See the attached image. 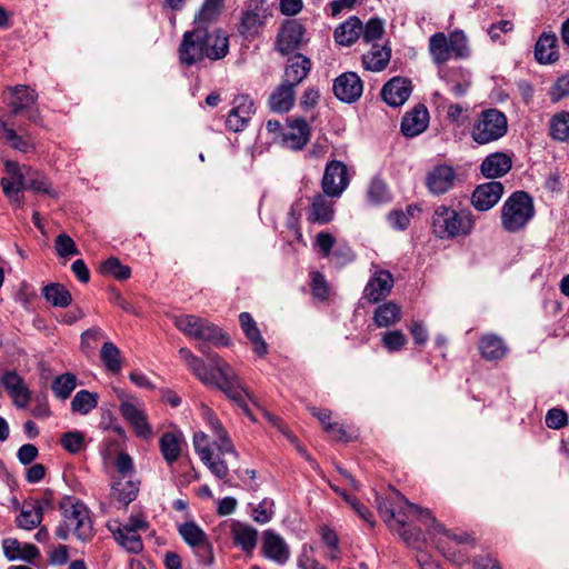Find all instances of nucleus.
Returning <instances> with one entry per match:
<instances>
[{"label":"nucleus","instance_id":"59","mask_svg":"<svg viewBox=\"0 0 569 569\" xmlns=\"http://www.w3.org/2000/svg\"><path fill=\"white\" fill-rule=\"evenodd\" d=\"M382 343L388 351L395 352L405 347L407 338L400 330L387 331L382 337Z\"/></svg>","mask_w":569,"mask_h":569},{"label":"nucleus","instance_id":"17","mask_svg":"<svg viewBox=\"0 0 569 569\" xmlns=\"http://www.w3.org/2000/svg\"><path fill=\"white\" fill-rule=\"evenodd\" d=\"M393 287V277L390 271L378 269L370 277L363 290V298L377 303L385 299Z\"/></svg>","mask_w":569,"mask_h":569},{"label":"nucleus","instance_id":"3","mask_svg":"<svg viewBox=\"0 0 569 569\" xmlns=\"http://www.w3.org/2000/svg\"><path fill=\"white\" fill-rule=\"evenodd\" d=\"M62 522L56 529V536L67 540L72 532L79 540L89 541L93 537V526L87 506L71 497H64L60 502Z\"/></svg>","mask_w":569,"mask_h":569},{"label":"nucleus","instance_id":"50","mask_svg":"<svg viewBox=\"0 0 569 569\" xmlns=\"http://www.w3.org/2000/svg\"><path fill=\"white\" fill-rule=\"evenodd\" d=\"M100 272L104 276H111L117 280H127L131 276V269L124 266L116 257L108 258L100 264Z\"/></svg>","mask_w":569,"mask_h":569},{"label":"nucleus","instance_id":"14","mask_svg":"<svg viewBox=\"0 0 569 569\" xmlns=\"http://www.w3.org/2000/svg\"><path fill=\"white\" fill-rule=\"evenodd\" d=\"M4 167L7 177H2L0 181L3 193L12 203L22 206L24 199L21 191L27 189L24 174L21 172V168L17 162L7 161Z\"/></svg>","mask_w":569,"mask_h":569},{"label":"nucleus","instance_id":"20","mask_svg":"<svg viewBox=\"0 0 569 569\" xmlns=\"http://www.w3.org/2000/svg\"><path fill=\"white\" fill-rule=\"evenodd\" d=\"M411 82L401 77H393L381 89L383 101L390 107L402 106L411 94Z\"/></svg>","mask_w":569,"mask_h":569},{"label":"nucleus","instance_id":"25","mask_svg":"<svg viewBox=\"0 0 569 569\" xmlns=\"http://www.w3.org/2000/svg\"><path fill=\"white\" fill-rule=\"evenodd\" d=\"M310 70V59L301 53H297L288 59L284 68L283 82L297 87L307 78Z\"/></svg>","mask_w":569,"mask_h":569},{"label":"nucleus","instance_id":"56","mask_svg":"<svg viewBox=\"0 0 569 569\" xmlns=\"http://www.w3.org/2000/svg\"><path fill=\"white\" fill-rule=\"evenodd\" d=\"M385 32L383 21L379 18L370 19L366 26H362V38L366 42H372L382 37Z\"/></svg>","mask_w":569,"mask_h":569},{"label":"nucleus","instance_id":"57","mask_svg":"<svg viewBox=\"0 0 569 569\" xmlns=\"http://www.w3.org/2000/svg\"><path fill=\"white\" fill-rule=\"evenodd\" d=\"M60 442L68 452L78 453L84 447V437L79 431H69L62 436Z\"/></svg>","mask_w":569,"mask_h":569},{"label":"nucleus","instance_id":"23","mask_svg":"<svg viewBox=\"0 0 569 569\" xmlns=\"http://www.w3.org/2000/svg\"><path fill=\"white\" fill-rule=\"evenodd\" d=\"M310 128L303 119L291 121L282 134V146L290 150H301L309 141Z\"/></svg>","mask_w":569,"mask_h":569},{"label":"nucleus","instance_id":"58","mask_svg":"<svg viewBox=\"0 0 569 569\" xmlns=\"http://www.w3.org/2000/svg\"><path fill=\"white\" fill-rule=\"evenodd\" d=\"M311 292L316 299L321 301L327 300L329 297V286L325 276L318 271L311 273Z\"/></svg>","mask_w":569,"mask_h":569},{"label":"nucleus","instance_id":"4","mask_svg":"<svg viewBox=\"0 0 569 569\" xmlns=\"http://www.w3.org/2000/svg\"><path fill=\"white\" fill-rule=\"evenodd\" d=\"M431 228L437 238L451 240L469 236L475 228V219L469 209L455 210L441 204L433 211Z\"/></svg>","mask_w":569,"mask_h":569},{"label":"nucleus","instance_id":"6","mask_svg":"<svg viewBox=\"0 0 569 569\" xmlns=\"http://www.w3.org/2000/svg\"><path fill=\"white\" fill-rule=\"evenodd\" d=\"M173 322L189 338L210 342L217 347L230 345V338L218 326L207 319L194 315H182L174 317Z\"/></svg>","mask_w":569,"mask_h":569},{"label":"nucleus","instance_id":"53","mask_svg":"<svg viewBox=\"0 0 569 569\" xmlns=\"http://www.w3.org/2000/svg\"><path fill=\"white\" fill-rule=\"evenodd\" d=\"M223 0H204L200 11L196 16L194 21L203 24L214 20L220 13Z\"/></svg>","mask_w":569,"mask_h":569},{"label":"nucleus","instance_id":"39","mask_svg":"<svg viewBox=\"0 0 569 569\" xmlns=\"http://www.w3.org/2000/svg\"><path fill=\"white\" fill-rule=\"evenodd\" d=\"M479 350L485 359L499 360L505 357L507 347L500 337L486 335L480 339Z\"/></svg>","mask_w":569,"mask_h":569},{"label":"nucleus","instance_id":"42","mask_svg":"<svg viewBox=\"0 0 569 569\" xmlns=\"http://www.w3.org/2000/svg\"><path fill=\"white\" fill-rule=\"evenodd\" d=\"M138 491V482L126 478L113 482L111 496L127 506L136 499Z\"/></svg>","mask_w":569,"mask_h":569},{"label":"nucleus","instance_id":"8","mask_svg":"<svg viewBox=\"0 0 569 569\" xmlns=\"http://www.w3.org/2000/svg\"><path fill=\"white\" fill-rule=\"evenodd\" d=\"M508 129L506 116L497 109L480 112L472 126V139L479 144H487L503 137Z\"/></svg>","mask_w":569,"mask_h":569},{"label":"nucleus","instance_id":"49","mask_svg":"<svg viewBox=\"0 0 569 569\" xmlns=\"http://www.w3.org/2000/svg\"><path fill=\"white\" fill-rule=\"evenodd\" d=\"M98 406V395L88 390H80L71 401L73 412L87 415Z\"/></svg>","mask_w":569,"mask_h":569},{"label":"nucleus","instance_id":"12","mask_svg":"<svg viewBox=\"0 0 569 569\" xmlns=\"http://www.w3.org/2000/svg\"><path fill=\"white\" fill-rule=\"evenodd\" d=\"M348 184L347 166L338 160L328 162L321 180V188L325 194L330 198H339Z\"/></svg>","mask_w":569,"mask_h":569},{"label":"nucleus","instance_id":"64","mask_svg":"<svg viewBox=\"0 0 569 569\" xmlns=\"http://www.w3.org/2000/svg\"><path fill=\"white\" fill-rule=\"evenodd\" d=\"M335 244L336 238L329 232L321 231L316 236V246L325 258L330 257Z\"/></svg>","mask_w":569,"mask_h":569},{"label":"nucleus","instance_id":"21","mask_svg":"<svg viewBox=\"0 0 569 569\" xmlns=\"http://www.w3.org/2000/svg\"><path fill=\"white\" fill-rule=\"evenodd\" d=\"M262 553L266 558L283 565L289 559L290 550L282 537L272 530H266L262 539Z\"/></svg>","mask_w":569,"mask_h":569},{"label":"nucleus","instance_id":"55","mask_svg":"<svg viewBox=\"0 0 569 569\" xmlns=\"http://www.w3.org/2000/svg\"><path fill=\"white\" fill-rule=\"evenodd\" d=\"M54 249L57 254L61 258H67L79 253L74 240L66 233H60L56 237Z\"/></svg>","mask_w":569,"mask_h":569},{"label":"nucleus","instance_id":"24","mask_svg":"<svg viewBox=\"0 0 569 569\" xmlns=\"http://www.w3.org/2000/svg\"><path fill=\"white\" fill-rule=\"evenodd\" d=\"M456 179L455 171L449 166H438L433 168L426 178L429 191L433 194H442L449 191Z\"/></svg>","mask_w":569,"mask_h":569},{"label":"nucleus","instance_id":"2","mask_svg":"<svg viewBox=\"0 0 569 569\" xmlns=\"http://www.w3.org/2000/svg\"><path fill=\"white\" fill-rule=\"evenodd\" d=\"M229 52V38L221 29L208 32L200 26L186 31L178 48L179 61L191 67L203 59L220 60Z\"/></svg>","mask_w":569,"mask_h":569},{"label":"nucleus","instance_id":"46","mask_svg":"<svg viewBox=\"0 0 569 569\" xmlns=\"http://www.w3.org/2000/svg\"><path fill=\"white\" fill-rule=\"evenodd\" d=\"M76 386L77 377L73 373L67 372L54 378L51 389L57 398L64 400L70 397Z\"/></svg>","mask_w":569,"mask_h":569},{"label":"nucleus","instance_id":"60","mask_svg":"<svg viewBox=\"0 0 569 569\" xmlns=\"http://www.w3.org/2000/svg\"><path fill=\"white\" fill-rule=\"evenodd\" d=\"M368 198L375 204L387 201L389 193L386 183L380 179H373L368 189Z\"/></svg>","mask_w":569,"mask_h":569},{"label":"nucleus","instance_id":"19","mask_svg":"<svg viewBox=\"0 0 569 569\" xmlns=\"http://www.w3.org/2000/svg\"><path fill=\"white\" fill-rule=\"evenodd\" d=\"M503 191V184L499 181H490L479 184L472 193V206L477 210L487 211L498 203Z\"/></svg>","mask_w":569,"mask_h":569},{"label":"nucleus","instance_id":"31","mask_svg":"<svg viewBox=\"0 0 569 569\" xmlns=\"http://www.w3.org/2000/svg\"><path fill=\"white\" fill-rule=\"evenodd\" d=\"M42 519L43 510L41 503L37 500L26 501L16 518V525L18 528L32 530L40 526Z\"/></svg>","mask_w":569,"mask_h":569},{"label":"nucleus","instance_id":"63","mask_svg":"<svg viewBox=\"0 0 569 569\" xmlns=\"http://www.w3.org/2000/svg\"><path fill=\"white\" fill-rule=\"evenodd\" d=\"M546 425L550 429H561L568 425V415L559 408L550 409L546 415Z\"/></svg>","mask_w":569,"mask_h":569},{"label":"nucleus","instance_id":"52","mask_svg":"<svg viewBox=\"0 0 569 569\" xmlns=\"http://www.w3.org/2000/svg\"><path fill=\"white\" fill-rule=\"evenodd\" d=\"M0 138L4 139L7 142H10L11 147L22 151L27 152L32 147L31 143L18 136L16 131L7 126L4 121L0 119Z\"/></svg>","mask_w":569,"mask_h":569},{"label":"nucleus","instance_id":"10","mask_svg":"<svg viewBox=\"0 0 569 569\" xmlns=\"http://www.w3.org/2000/svg\"><path fill=\"white\" fill-rule=\"evenodd\" d=\"M398 499L401 501L403 506H406L407 512L413 516H417L421 522L428 528L429 533H431L432 540H435L438 537H447L449 539H452L457 541L458 543L467 542L469 541V535L466 532L462 533H455L451 530H448L445 528L443 525L438 522V520L435 518L432 512L429 509H422L421 507L410 502L405 496L401 493H397Z\"/></svg>","mask_w":569,"mask_h":569},{"label":"nucleus","instance_id":"48","mask_svg":"<svg viewBox=\"0 0 569 569\" xmlns=\"http://www.w3.org/2000/svg\"><path fill=\"white\" fill-rule=\"evenodd\" d=\"M319 535L322 539V542L328 548L326 558L331 561L339 560L341 556V549L339 547V537L337 532L328 526H321L319 528Z\"/></svg>","mask_w":569,"mask_h":569},{"label":"nucleus","instance_id":"29","mask_svg":"<svg viewBox=\"0 0 569 569\" xmlns=\"http://www.w3.org/2000/svg\"><path fill=\"white\" fill-rule=\"evenodd\" d=\"M535 58L539 63H553L559 59L558 38L553 32H543L535 47Z\"/></svg>","mask_w":569,"mask_h":569},{"label":"nucleus","instance_id":"11","mask_svg":"<svg viewBox=\"0 0 569 569\" xmlns=\"http://www.w3.org/2000/svg\"><path fill=\"white\" fill-rule=\"evenodd\" d=\"M37 97L33 89L23 84L10 87L3 92V101L9 106L12 114L17 116L26 111L29 119L33 121L38 117V111H32L31 107L34 104Z\"/></svg>","mask_w":569,"mask_h":569},{"label":"nucleus","instance_id":"22","mask_svg":"<svg viewBox=\"0 0 569 569\" xmlns=\"http://www.w3.org/2000/svg\"><path fill=\"white\" fill-rule=\"evenodd\" d=\"M429 123V112L423 104H417L401 120V132L406 137H416L423 132Z\"/></svg>","mask_w":569,"mask_h":569},{"label":"nucleus","instance_id":"44","mask_svg":"<svg viewBox=\"0 0 569 569\" xmlns=\"http://www.w3.org/2000/svg\"><path fill=\"white\" fill-rule=\"evenodd\" d=\"M43 296L53 307L66 308L72 302L70 291L61 283H50L43 288Z\"/></svg>","mask_w":569,"mask_h":569},{"label":"nucleus","instance_id":"1","mask_svg":"<svg viewBox=\"0 0 569 569\" xmlns=\"http://www.w3.org/2000/svg\"><path fill=\"white\" fill-rule=\"evenodd\" d=\"M199 350L208 357L211 369H209L204 365L203 360L193 355L188 348H180L179 355L192 373L202 383L217 387L223 391L230 399L237 401L242 407L246 415L251 418L249 408L243 403V397H250V395L240 383V380L232 367L218 353L208 352L204 343L199 346Z\"/></svg>","mask_w":569,"mask_h":569},{"label":"nucleus","instance_id":"62","mask_svg":"<svg viewBox=\"0 0 569 569\" xmlns=\"http://www.w3.org/2000/svg\"><path fill=\"white\" fill-rule=\"evenodd\" d=\"M254 521L259 523L269 522L273 515V500L264 498L256 508L252 510Z\"/></svg>","mask_w":569,"mask_h":569},{"label":"nucleus","instance_id":"9","mask_svg":"<svg viewBox=\"0 0 569 569\" xmlns=\"http://www.w3.org/2000/svg\"><path fill=\"white\" fill-rule=\"evenodd\" d=\"M269 17L266 0H250L240 17L239 33L250 40L259 37Z\"/></svg>","mask_w":569,"mask_h":569},{"label":"nucleus","instance_id":"35","mask_svg":"<svg viewBox=\"0 0 569 569\" xmlns=\"http://www.w3.org/2000/svg\"><path fill=\"white\" fill-rule=\"evenodd\" d=\"M295 87L282 81L270 94L269 106L276 112H287L295 103Z\"/></svg>","mask_w":569,"mask_h":569},{"label":"nucleus","instance_id":"33","mask_svg":"<svg viewBox=\"0 0 569 569\" xmlns=\"http://www.w3.org/2000/svg\"><path fill=\"white\" fill-rule=\"evenodd\" d=\"M204 418H206L211 431L213 432V435L216 437L214 443H216L219 452L221 455L232 453V455L237 456V451H236L227 431L224 430L223 426L221 425L220 420L208 408H206V410H204Z\"/></svg>","mask_w":569,"mask_h":569},{"label":"nucleus","instance_id":"16","mask_svg":"<svg viewBox=\"0 0 569 569\" xmlns=\"http://www.w3.org/2000/svg\"><path fill=\"white\" fill-rule=\"evenodd\" d=\"M119 410L137 437L141 439H150L152 437V428L148 421L147 413L140 406L132 401L123 400L120 403Z\"/></svg>","mask_w":569,"mask_h":569},{"label":"nucleus","instance_id":"45","mask_svg":"<svg viewBox=\"0 0 569 569\" xmlns=\"http://www.w3.org/2000/svg\"><path fill=\"white\" fill-rule=\"evenodd\" d=\"M549 134L556 141H569V118L567 117V112L561 111L551 117L549 121Z\"/></svg>","mask_w":569,"mask_h":569},{"label":"nucleus","instance_id":"13","mask_svg":"<svg viewBox=\"0 0 569 569\" xmlns=\"http://www.w3.org/2000/svg\"><path fill=\"white\" fill-rule=\"evenodd\" d=\"M232 104L226 119V127L232 132H239L247 128L254 113V103L249 96L239 94L233 99Z\"/></svg>","mask_w":569,"mask_h":569},{"label":"nucleus","instance_id":"27","mask_svg":"<svg viewBox=\"0 0 569 569\" xmlns=\"http://www.w3.org/2000/svg\"><path fill=\"white\" fill-rule=\"evenodd\" d=\"M2 549L4 557L9 561L21 559L27 562H33V560L40 556V551L34 545H21L16 538L3 539Z\"/></svg>","mask_w":569,"mask_h":569},{"label":"nucleus","instance_id":"38","mask_svg":"<svg viewBox=\"0 0 569 569\" xmlns=\"http://www.w3.org/2000/svg\"><path fill=\"white\" fill-rule=\"evenodd\" d=\"M362 32V22L358 17H350L347 21L338 26L333 32L337 43L341 46H351Z\"/></svg>","mask_w":569,"mask_h":569},{"label":"nucleus","instance_id":"5","mask_svg":"<svg viewBox=\"0 0 569 569\" xmlns=\"http://www.w3.org/2000/svg\"><path fill=\"white\" fill-rule=\"evenodd\" d=\"M429 52L437 66H442L452 58L461 59L469 56L466 34L456 30L449 33L436 32L429 38Z\"/></svg>","mask_w":569,"mask_h":569},{"label":"nucleus","instance_id":"7","mask_svg":"<svg viewBox=\"0 0 569 569\" xmlns=\"http://www.w3.org/2000/svg\"><path fill=\"white\" fill-rule=\"evenodd\" d=\"M535 214L532 198L525 191L513 192L501 209V226L508 232L523 229Z\"/></svg>","mask_w":569,"mask_h":569},{"label":"nucleus","instance_id":"51","mask_svg":"<svg viewBox=\"0 0 569 569\" xmlns=\"http://www.w3.org/2000/svg\"><path fill=\"white\" fill-rule=\"evenodd\" d=\"M100 357L109 371L117 373L121 370V355L114 343L104 342L100 350Z\"/></svg>","mask_w":569,"mask_h":569},{"label":"nucleus","instance_id":"61","mask_svg":"<svg viewBox=\"0 0 569 569\" xmlns=\"http://www.w3.org/2000/svg\"><path fill=\"white\" fill-rule=\"evenodd\" d=\"M192 442L201 461H209V458L212 456V451L208 436L203 431H198L193 435Z\"/></svg>","mask_w":569,"mask_h":569},{"label":"nucleus","instance_id":"43","mask_svg":"<svg viewBox=\"0 0 569 569\" xmlns=\"http://www.w3.org/2000/svg\"><path fill=\"white\" fill-rule=\"evenodd\" d=\"M401 318V309L395 302H387L377 308L375 311L373 320L379 327H389L397 323Z\"/></svg>","mask_w":569,"mask_h":569},{"label":"nucleus","instance_id":"41","mask_svg":"<svg viewBox=\"0 0 569 569\" xmlns=\"http://www.w3.org/2000/svg\"><path fill=\"white\" fill-rule=\"evenodd\" d=\"M399 491H395V498L392 500L390 499H382L380 496L376 495V501H377V508L380 513V516L390 523V521L395 520L397 521L396 515L398 513L399 517L406 516L407 509L406 506L401 503V501L398 499Z\"/></svg>","mask_w":569,"mask_h":569},{"label":"nucleus","instance_id":"54","mask_svg":"<svg viewBox=\"0 0 569 569\" xmlns=\"http://www.w3.org/2000/svg\"><path fill=\"white\" fill-rule=\"evenodd\" d=\"M410 513H406V516H401L397 519V523L399 525L398 533L402 538V540L409 545L415 546L420 538L421 530L417 527H407V518Z\"/></svg>","mask_w":569,"mask_h":569},{"label":"nucleus","instance_id":"34","mask_svg":"<svg viewBox=\"0 0 569 569\" xmlns=\"http://www.w3.org/2000/svg\"><path fill=\"white\" fill-rule=\"evenodd\" d=\"M231 537L236 546L244 552L251 553L257 546L258 531L249 525L234 522L231 526Z\"/></svg>","mask_w":569,"mask_h":569},{"label":"nucleus","instance_id":"36","mask_svg":"<svg viewBox=\"0 0 569 569\" xmlns=\"http://www.w3.org/2000/svg\"><path fill=\"white\" fill-rule=\"evenodd\" d=\"M183 541L191 548L210 549V542L206 532L193 521H187L178 527Z\"/></svg>","mask_w":569,"mask_h":569},{"label":"nucleus","instance_id":"28","mask_svg":"<svg viewBox=\"0 0 569 569\" xmlns=\"http://www.w3.org/2000/svg\"><path fill=\"white\" fill-rule=\"evenodd\" d=\"M511 167L512 160L507 153L495 152L483 159L480 171L486 178L495 179L508 173Z\"/></svg>","mask_w":569,"mask_h":569},{"label":"nucleus","instance_id":"15","mask_svg":"<svg viewBox=\"0 0 569 569\" xmlns=\"http://www.w3.org/2000/svg\"><path fill=\"white\" fill-rule=\"evenodd\" d=\"M305 28L297 20L286 21L279 29L276 49L281 54H288L297 49L305 42Z\"/></svg>","mask_w":569,"mask_h":569},{"label":"nucleus","instance_id":"18","mask_svg":"<svg viewBox=\"0 0 569 569\" xmlns=\"http://www.w3.org/2000/svg\"><path fill=\"white\" fill-rule=\"evenodd\" d=\"M363 91V84L356 72H345L333 82L335 96L347 103L357 101Z\"/></svg>","mask_w":569,"mask_h":569},{"label":"nucleus","instance_id":"32","mask_svg":"<svg viewBox=\"0 0 569 569\" xmlns=\"http://www.w3.org/2000/svg\"><path fill=\"white\" fill-rule=\"evenodd\" d=\"M391 59V48L388 44H373L371 49L362 54V66L366 70L380 72L385 70Z\"/></svg>","mask_w":569,"mask_h":569},{"label":"nucleus","instance_id":"30","mask_svg":"<svg viewBox=\"0 0 569 569\" xmlns=\"http://www.w3.org/2000/svg\"><path fill=\"white\" fill-rule=\"evenodd\" d=\"M323 193H317L311 201L308 220L320 224L329 223L335 216L333 201Z\"/></svg>","mask_w":569,"mask_h":569},{"label":"nucleus","instance_id":"47","mask_svg":"<svg viewBox=\"0 0 569 569\" xmlns=\"http://www.w3.org/2000/svg\"><path fill=\"white\" fill-rule=\"evenodd\" d=\"M114 538L127 551L131 553H139L143 549L140 536L133 530L121 527L114 532Z\"/></svg>","mask_w":569,"mask_h":569},{"label":"nucleus","instance_id":"26","mask_svg":"<svg viewBox=\"0 0 569 569\" xmlns=\"http://www.w3.org/2000/svg\"><path fill=\"white\" fill-rule=\"evenodd\" d=\"M469 541L458 543L457 541L449 539L447 537H438L433 540V543L439 549V551L451 562L461 566L466 563L469 559L468 553L461 548L463 545L475 546V540L469 536Z\"/></svg>","mask_w":569,"mask_h":569},{"label":"nucleus","instance_id":"40","mask_svg":"<svg viewBox=\"0 0 569 569\" xmlns=\"http://www.w3.org/2000/svg\"><path fill=\"white\" fill-rule=\"evenodd\" d=\"M159 448L164 461L172 465L181 455V437L173 432H164L159 440Z\"/></svg>","mask_w":569,"mask_h":569},{"label":"nucleus","instance_id":"37","mask_svg":"<svg viewBox=\"0 0 569 569\" xmlns=\"http://www.w3.org/2000/svg\"><path fill=\"white\" fill-rule=\"evenodd\" d=\"M239 321L246 337L251 341L254 352L258 356H264L268 350L267 343L261 337L260 330L251 315L249 312L240 313Z\"/></svg>","mask_w":569,"mask_h":569}]
</instances>
